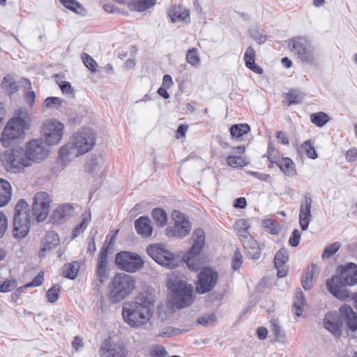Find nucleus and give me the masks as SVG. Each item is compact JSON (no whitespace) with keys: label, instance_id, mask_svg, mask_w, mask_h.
Here are the masks:
<instances>
[{"label":"nucleus","instance_id":"nucleus-3","mask_svg":"<svg viewBox=\"0 0 357 357\" xmlns=\"http://www.w3.org/2000/svg\"><path fill=\"white\" fill-rule=\"evenodd\" d=\"M95 142L94 132L89 128H82L73 135L70 142L61 147L59 158L66 161L84 154L93 149Z\"/></svg>","mask_w":357,"mask_h":357},{"label":"nucleus","instance_id":"nucleus-7","mask_svg":"<svg viewBox=\"0 0 357 357\" xmlns=\"http://www.w3.org/2000/svg\"><path fill=\"white\" fill-rule=\"evenodd\" d=\"M1 161L6 169L12 172H18L24 167L31 166V162L22 148L6 151L1 155Z\"/></svg>","mask_w":357,"mask_h":357},{"label":"nucleus","instance_id":"nucleus-61","mask_svg":"<svg viewBox=\"0 0 357 357\" xmlns=\"http://www.w3.org/2000/svg\"><path fill=\"white\" fill-rule=\"evenodd\" d=\"M8 228V220L6 216L2 213L0 212V238H1Z\"/></svg>","mask_w":357,"mask_h":357},{"label":"nucleus","instance_id":"nucleus-8","mask_svg":"<svg viewBox=\"0 0 357 357\" xmlns=\"http://www.w3.org/2000/svg\"><path fill=\"white\" fill-rule=\"evenodd\" d=\"M135 288L134 278L126 273H118L112 281L111 296L114 302L120 301L130 295Z\"/></svg>","mask_w":357,"mask_h":357},{"label":"nucleus","instance_id":"nucleus-56","mask_svg":"<svg viewBox=\"0 0 357 357\" xmlns=\"http://www.w3.org/2000/svg\"><path fill=\"white\" fill-rule=\"evenodd\" d=\"M250 36L259 44L264 43L267 37L258 29H252L250 31Z\"/></svg>","mask_w":357,"mask_h":357},{"label":"nucleus","instance_id":"nucleus-29","mask_svg":"<svg viewBox=\"0 0 357 357\" xmlns=\"http://www.w3.org/2000/svg\"><path fill=\"white\" fill-rule=\"evenodd\" d=\"M12 197V188L8 181L0 178V207L8 204Z\"/></svg>","mask_w":357,"mask_h":357},{"label":"nucleus","instance_id":"nucleus-39","mask_svg":"<svg viewBox=\"0 0 357 357\" xmlns=\"http://www.w3.org/2000/svg\"><path fill=\"white\" fill-rule=\"evenodd\" d=\"M28 204L24 199H20L15 207L13 218H29L27 213Z\"/></svg>","mask_w":357,"mask_h":357},{"label":"nucleus","instance_id":"nucleus-23","mask_svg":"<svg viewBox=\"0 0 357 357\" xmlns=\"http://www.w3.org/2000/svg\"><path fill=\"white\" fill-rule=\"evenodd\" d=\"M109 251V246L104 245L100 252L99 257L98 259L96 275L98 279L101 283H103L104 278L107 275V268L108 264L107 254Z\"/></svg>","mask_w":357,"mask_h":357},{"label":"nucleus","instance_id":"nucleus-28","mask_svg":"<svg viewBox=\"0 0 357 357\" xmlns=\"http://www.w3.org/2000/svg\"><path fill=\"white\" fill-rule=\"evenodd\" d=\"M255 57L256 52L255 50L250 46L248 47L245 50L243 57L245 66L252 71L261 75L263 73V69L261 67L256 65Z\"/></svg>","mask_w":357,"mask_h":357},{"label":"nucleus","instance_id":"nucleus-19","mask_svg":"<svg viewBox=\"0 0 357 357\" xmlns=\"http://www.w3.org/2000/svg\"><path fill=\"white\" fill-rule=\"evenodd\" d=\"M323 324L324 328L335 337H339L342 335L343 330L342 317H340L337 312H330L326 314Z\"/></svg>","mask_w":357,"mask_h":357},{"label":"nucleus","instance_id":"nucleus-60","mask_svg":"<svg viewBox=\"0 0 357 357\" xmlns=\"http://www.w3.org/2000/svg\"><path fill=\"white\" fill-rule=\"evenodd\" d=\"M301 239V234L298 229H295L292 231L291 236L289 239V244L293 247H296L298 245Z\"/></svg>","mask_w":357,"mask_h":357},{"label":"nucleus","instance_id":"nucleus-34","mask_svg":"<svg viewBox=\"0 0 357 357\" xmlns=\"http://www.w3.org/2000/svg\"><path fill=\"white\" fill-rule=\"evenodd\" d=\"M79 268L80 266L77 261L66 264L63 267L62 275L65 278L74 280L77 275Z\"/></svg>","mask_w":357,"mask_h":357},{"label":"nucleus","instance_id":"nucleus-38","mask_svg":"<svg viewBox=\"0 0 357 357\" xmlns=\"http://www.w3.org/2000/svg\"><path fill=\"white\" fill-rule=\"evenodd\" d=\"M151 215L158 227H162L167 224V215L163 209L160 208H154L152 211Z\"/></svg>","mask_w":357,"mask_h":357},{"label":"nucleus","instance_id":"nucleus-6","mask_svg":"<svg viewBox=\"0 0 357 357\" xmlns=\"http://www.w3.org/2000/svg\"><path fill=\"white\" fill-rule=\"evenodd\" d=\"M28 129L29 125L24 119L13 118L8 122L1 133L0 141L2 146L9 147L13 140L23 138L25 130Z\"/></svg>","mask_w":357,"mask_h":357},{"label":"nucleus","instance_id":"nucleus-57","mask_svg":"<svg viewBox=\"0 0 357 357\" xmlns=\"http://www.w3.org/2000/svg\"><path fill=\"white\" fill-rule=\"evenodd\" d=\"M287 100L289 105L298 103L301 100V95L298 91L292 89L287 94Z\"/></svg>","mask_w":357,"mask_h":357},{"label":"nucleus","instance_id":"nucleus-37","mask_svg":"<svg viewBox=\"0 0 357 357\" xmlns=\"http://www.w3.org/2000/svg\"><path fill=\"white\" fill-rule=\"evenodd\" d=\"M249 227L248 222L243 219L239 220L236 223V230L237 231V234L241 242L247 239V236H252L248 232Z\"/></svg>","mask_w":357,"mask_h":357},{"label":"nucleus","instance_id":"nucleus-41","mask_svg":"<svg viewBox=\"0 0 357 357\" xmlns=\"http://www.w3.org/2000/svg\"><path fill=\"white\" fill-rule=\"evenodd\" d=\"M312 123L318 127L324 126L329 120L328 116L322 112L313 113L310 115Z\"/></svg>","mask_w":357,"mask_h":357},{"label":"nucleus","instance_id":"nucleus-43","mask_svg":"<svg viewBox=\"0 0 357 357\" xmlns=\"http://www.w3.org/2000/svg\"><path fill=\"white\" fill-rule=\"evenodd\" d=\"M271 330L275 337V339L278 342H284L285 339V334L284 331L281 328L277 319H273L271 321Z\"/></svg>","mask_w":357,"mask_h":357},{"label":"nucleus","instance_id":"nucleus-55","mask_svg":"<svg viewBox=\"0 0 357 357\" xmlns=\"http://www.w3.org/2000/svg\"><path fill=\"white\" fill-rule=\"evenodd\" d=\"M150 353L153 357H166L167 354L165 347L161 345L153 346L151 349Z\"/></svg>","mask_w":357,"mask_h":357},{"label":"nucleus","instance_id":"nucleus-44","mask_svg":"<svg viewBox=\"0 0 357 357\" xmlns=\"http://www.w3.org/2000/svg\"><path fill=\"white\" fill-rule=\"evenodd\" d=\"M227 163L229 166L237 168L247 165L245 159L241 156L229 155L227 158Z\"/></svg>","mask_w":357,"mask_h":357},{"label":"nucleus","instance_id":"nucleus-15","mask_svg":"<svg viewBox=\"0 0 357 357\" xmlns=\"http://www.w3.org/2000/svg\"><path fill=\"white\" fill-rule=\"evenodd\" d=\"M51 199L48 193L39 192L33 197L32 215L38 222L44 221L50 211Z\"/></svg>","mask_w":357,"mask_h":357},{"label":"nucleus","instance_id":"nucleus-16","mask_svg":"<svg viewBox=\"0 0 357 357\" xmlns=\"http://www.w3.org/2000/svg\"><path fill=\"white\" fill-rule=\"evenodd\" d=\"M99 353L101 357H126L128 351L123 343L109 337L102 342Z\"/></svg>","mask_w":357,"mask_h":357},{"label":"nucleus","instance_id":"nucleus-27","mask_svg":"<svg viewBox=\"0 0 357 357\" xmlns=\"http://www.w3.org/2000/svg\"><path fill=\"white\" fill-rule=\"evenodd\" d=\"M247 255L253 259H259L261 255V250L258 243L252 236H248L247 239L241 242Z\"/></svg>","mask_w":357,"mask_h":357},{"label":"nucleus","instance_id":"nucleus-31","mask_svg":"<svg viewBox=\"0 0 357 357\" xmlns=\"http://www.w3.org/2000/svg\"><path fill=\"white\" fill-rule=\"evenodd\" d=\"M276 165L286 176H292L296 174L294 163L289 158H282Z\"/></svg>","mask_w":357,"mask_h":357},{"label":"nucleus","instance_id":"nucleus-18","mask_svg":"<svg viewBox=\"0 0 357 357\" xmlns=\"http://www.w3.org/2000/svg\"><path fill=\"white\" fill-rule=\"evenodd\" d=\"M342 323L345 324V330L349 337H357V313L347 305L340 308Z\"/></svg>","mask_w":357,"mask_h":357},{"label":"nucleus","instance_id":"nucleus-10","mask_svg":"<svg viewBox=\"0 0 357 357\" xmlns=\"http://www.w3.org/2000/svg\"><path fill=\"white\" fill-rule=\"evenodd\" d=\"M146 251L155 262L162 266L174 268L178 266V259L164 245H149Z\"/></svg>","mask_w":357,"mask_h":357},{"label":"nucleus","instance_id":"nucleus-5","mask_svg":"<svg viewBox=\"0 0 357 357\" xmlns=\"http://www.w3.org/2000/svg\"><path fill=\"white\" fill-rule=\"evenodd\" d=\"M168 288L172 293V305L177 308H183L193 302V287L185 281L177 278H172L168 282Z\"/></svg>","mask_w":357,"mask_h":357},{"label":"nucleus","instance_id":"nucleus-25","mask_svg":"<svg viewBox=\"0 0 357 357\" xmlns=\"http://www.w3.org/2000/svg\"><path fill=\"white\" fill-rule=\"evenodd\" d=\"M135 227L137 234L142 237H149L153 233L151 221L147 216H141L135 221Z\"/></svg>","mask_w":357,"mask_h":357},{"label":"nucleus","instance_id":"nucleus-48","mask_svg":"<svg viewBox=\"0 0 357 357\" xmlns=\"http://www.w3.org/2000/svg\"><path fill=\"white\" fill-rule=\"evenodd\" d=\"M82 59L85 66L91 72H96L98 64L96 61L88 54L82 53Z\"/></svg>","mask_w":357,"mask_h":357},{"label":"nucleus","instance_id":"nucleus-50","mask_svg":"<svg viewBox=\"0 0 357 357\" xmlns=\"http://www.w3.org/2000/svg\"><path fill=\"white\" fill-rule=\"evenodd\" d=\"M243 263V256L238 249H236L231 258V268L236 271L241 266Z\"/></svg>","mask_w":357,"mask_h":357},{"label":"nucleus","instance_id":"nucleus-33","mask_svg":"<svg viewBox=\"0 0 357 357\" xmlns=\"http://www.w3.org/2000/svg\"><path fill=\"white\" fill-rule=\"evenodd\" d=\"M61 3L70 10L84 16L86 15V9L76 0H59Z\"/></svg>","mask_w":357,"mask_h":357},{"label":"nucleus","instance_id":"nucleus-14","mask_svg":"<svg viewBox=\"0 0 357 357\" xmlns=\"http://www.w3.org/2000/svg\"><path fill=\"white\" fill-rule=\"evenodd\" d=\"M41 139H32L26 144L24 153L31 164L45 160L49 155V149Z\"/></svg>","mask_w":357,"mask_h":357},{"label":"nucleus","instance_id":"nucleus-11","mask_svg":"<svg viewBox=\"0 0 357 357\" xmlns=\"http://www.w3.org/2000/svg\"><path fill=\"white\" fill-rule=\"evenodd\" d=\"M115 263L120 269L128 273H135L144 266V261L137 253L122 251L116 254Z\"/></svg>","mask_w":357,"mask_h":357},{"label":"nucleus","instance_id":"nucleus-58","mask_svg":"<svg viewBox=\"0 0 357 357\" xmlns=\"http://www.w3.org/2000/svg\"><path fill=\"white\" fill-rule=\"evenodd\" d=\"M17 286L15 280H6L3 284H0L1 292H8L13 290Z\"/></svg>","mask_w":357,"mask_h":357},{"label":"nucleus","instance_id":"nucleus-40","mask_svg":"<svg viewBox=\"0 0 357 357\" xmlns=\"http://www.w3.org/2000/svg\"><path fill=\"white\" fill-rule=\"evenodd\" d=\"M1 86L10 94L14 93L18 90L17 83L13 80V77L10 75H7L3 77L1 82Z\"/></svg>","mask_w":357,"mask_h":357},{"label":"nucleus","instance_id":"nucleus-32","mask_svg":"<svg viewBox=\"0 0 357 357\" xmlns=\"http://www.w3.org/2000/svg\"><path fill=\"white\" fill-rule=\"evenodd\" d=\"M317 268L314 264H312L311 266L306 269L305 275L301 280V284L305 290H309L312 287L314 274Z\"/></svg>","mask_w":357,"mask_h":357},{"label":"nucleus","instance_id":"nucleus-17","mask_svg":"<svg viewBox=\"0 0 357 357\" xmlns=\"http://www.w3.org/2000/svg\"><path fill=\"white\" fill-rule=\"evenodd\" d=\"M218 273L210 268H204L198 275L197 291L199 294L210 291L216 284Z\"/></svg>","mask_w":357,"mask_h":357},{"label":"nucleus","instance_id":"nucleus-45","mask_svg":"<svg viewBox=\"0 0 357 357\" xmlns=\"http://www.w3.org/2000/svg\"><path fill=\"white\" fill-rule=\"evenodd\" d=\"M90 220H91V215L89 213L88 215H86V217H84L83 218L82 222L79 225H77L74 228V229L72 232V238H75L81 233H82L87 227Z\"/></svg>","mask_w":357,"mask_h":357},{"label":"nucleus","instance_id":"nucleus-9","mask_svg":"<svg viewBox=\"0 0 357 357\" xmlns=\"http://www.w3.org/2000/svg\"><path fill=\"white\" fill-rule=\"evenodd\" d=\"M191 238L192 245L189 251L184 255L183 259L190 269L197 271L200 266L197 258L205 243L204 231L202 229H196L193 232Z\"/></svg>","mask_w":357,"mask_h":357},{"label":"nucleus","instance_id":"nucleus-42","mask_svg":"<svg viewBox=\"0 0 357 357\" xmlns=\"http://www.w3.org/2000/svg\"><path fill=\"white\" fill-rule=\"evenodd\" d=\"M186 61L194 67L197 68L200 66L201 59L196 48H192L188 51L186 54Z\"/></svg>","mask_w":357,"mask_h":357},{"label":"nucleus","instance_id":"nucleus-2","mask_svg":"<svg viewBox=\"0 0 357 357\" xmlns=\"http://www.w3.org/2000/svg\"><path fill=\"white\" fill-rule=\"evenodd\" d=\"M339 275H333L326 281L327 289L329 292L337 298L346 301L349 297L347 286H351L357 283V265L349 263L338 268Z\"/></svg>","mask_w":357,"mask_h":357},{"label":"nucleus","instance_id":"nucleus-4","mask_svg":"<svg viewBox=\"0 0 357 357\" xmlns=\"http://www.w3.org/2000/svg\"><path fill=\"white\" fill-rule=\"evenodd\" d=\"M288 46L291 52L301 61L314 64L319 53L312 42L305 36H296L290 39Z\"/></svg>","mask_w":357,"mask_h":357},{"label":"nucleus","instance_id":"nucleus-36","mask_svg":"<svg viewBox=\"0 0 357 357\" xmlns=\"http://www.w3.org/2000/svg\"><path fill=\"white\" fill-rule=\"evenodd\" d=\"M250 130V127L247 123L236 124L230 128V134L232 138L238 139Z\"/></svg>","mask_w":357,"mask_h":357},{"label":"nucleus","instance_id":"nucleus-24","mask_svg":"<svg viewBox=\"0 0 357 357\" xmlns=\"http://www.w3.org/2000/svg\"><path fill=\"white\" fill-rule=\"evenodd\" d=\"M73 212V207L70 204H63L53 211L51 218L54 223L62 224Z\"/></svg>","mask_w":357,"mask_h":357},{"label":"nucleus","instance_id":"nucleus-26","mask_svg":"<svg viewBox=\"0 0 357 357\" xmlns=\"http://www.w3.org/2000/svg\"><path fill=\"white\" fill-rule=\"evenodd\" d=\"M168 15L173 23L183 22L188 24L190 21L189 10L181 6L172 7L168 11Z\"/></svg>","mask_w":357,"mask_h":357},{"label":"nucleus","instance_id":"nucleus-47","mask_svg":"<svg viewBox=\"0 0 357 357\" xmlns=\"http://www.w3.org/2000/svg\"><path fill=\"white\" fill-rule=\"evenodd\" d=\"M288 261L287 252L284 249L278 250L275 256V267H281L285 264Z\"/></svg>","mask_w":357,"mask_h":357},{"label":"nucleus","instance_id":"nucleus-52","mask_svg":"<svg viewBox=\"0 0 357 357\" xmlns=\"http://www.w3.org/2000/svg\"><path fill=\"white\" fill-rule=\"evenodd\" d=\"M59 292L60 287L56 285H54L49 289L46 293V296L48 301L50 303L56 302L59 298Z\"/></svg>","mask_w":357,"mask_h":357},{"label":"nucleus","instance_id":"nucleus-49","mask_svg":"<svg viewBox=\"0 0 357 357\" xmlns=\"http://www.w3.org/2000/svg\"><path fill=\"white\" fill-rule=\"evenodd\" d=\"M341 244L339 242H335L327 246L323 254L322 257L324 258H330L333 255H335L338 250L340 249Z\"/></svg>","mask_w":357,"mask_h":357},{"label":"nucleus","instance_id":"nucleus-13","mask_svg":"<svg viewBox=\"0 0 357 357\" xmlns=\"http://www.w3.org/2000/svg\"><path fill=\"white\" fill-rule=\"evenodd\" d=\"M172 219L174 222L173 227H168L166 230V235L169 237H176L182 238L190 233L191 230V223L185 218V215L178 211H174L172 213Z\"/></svg>","mask_w":357,"mask_h":357},{"label":"nucleus","instance_id":"nucleus-21","mask_svg":"<svg viewBox=\"0 0 357 357\" xmlns=\"http://www.w3.org/2000/svg\"><path fill=\"white\" fill-rule=\"evenodd\" d=\"M31 218H13V235L15 238H24L29 233Z\"/></svg>","mask_w":357,"mask_h":357},{"label":"nucleus","instance_id":"nucleus-22","mask_svg":"<svg viewBox=\"0 0 357 357\" xmlns=\"http://www.w3.org/2000/svg\"><path fill=\"white\" fill-rule=\"evenodd\" d=\"M60 243L59 235L53 231H48L42 240V245L40 249L39 257H45V252L54 249Z\"/></svg>","mask_w":357,"mask_h":357},{"label":"nucleus","instance_id":"nucleus-54","mask_svg":"<svg viewBox=\"0 0 357 357\" xmlns=\"http://www.w3.org/2000/svg\"><path fill=\"white\" fill-rule=\"evenodd\" d=\"M216 317L214 314H208L202 316L197 319V323L204 326H211L215 321Z\"/></svg>","mask_w":357,"mask_h":357},{"label":"nucleus","instance_id":"nucleus-12","mask_svg":"<svg viewBox=\"0 0 357 357\" xmlns=\"http://www.w3.org/2000/svg\"><path fill=\"white\" fill-rule=\"evenodd\" d=\"M63 124L56 119H47L43 122L41 134L49 146L59 144L63 134Z\"/></svg>","mask_w":357,"mask_h":357},{"label":"nucleus","instance_id":"nucleus-64","mask_svg":"<svg viewBox=\"0 0 357 357\" xmlns=\"http://www.w3.org/2000/svg\"><path fill=\"white\" fill-rule=\"evenodd\" d=\"M59 87L63 93L69 95L73 94V89L72 88L69 82H61V83L59 84Z\"/></svg>","mask_w":357,"mask_h":357},{"label":"nucleus","instance_id":"nucleus-63","mask_svg":"<svg viewBox=\"0 0 357 357\" xmlns=\"http://www.w3.org/2000/svg\"><path fill=\"white\" fill-rule=\"evenodd\" d=\"M275 137L278 142L282 145H289V139L287 135L282 131H277L275 132Z\"/></svg>","mask_w":357,"mask_h":357},{"label":"nucleus","instance_id":"nucleus-46","mask_svg":"<svg viewBox=\"0 0 357 357\" xmlns=\"http://www.w3.org/2000/svg\"><path fill=\"white\" fill-rule=\"evenodd\" d=\"M301 149L302 151L305 153L308 158L312 159H315L317 158V152L314 150V148L312 146L310 140H307L304 142L302 144Z\"/></svg>","mask_w":357,"mask_h":357},{"label":"nucleus","instance_id":"nucleus-30","mask_svg":"<svg viewBox=\"0 0 357 357\" xmlns=\"http://www.w3.org/2000/svg\"><path fill=\"white\" fill-rule=\"evenodd\" d=\"M157 0H130L128 1V8L130 10L143 12L153 7Z\"/></svg>","mask_w":357,"mask_h":357},{"label":"nucleus","instance_id":"nucleus-62","mask_svg":"<svg viewBox=\"0 0 357 357\" xmlns=\"http://www.w3.org/2000/svg\"><path fill=\"white\" fill-rule=\"evenodd\" d=\"M44 280V273L43 272H40L38 275L33 279V280L28 283L26 287H38L42 284Z\"/></svg>","mask_w":357,"mask_h":357},{"label":"nucleus","instance_id":"nucleus-59","mask_svg":"<svg viewBox=\"0 0 357 357\" xmlns=\"http://www.w3.org/2000/svg\"><path fill=\"white\" fill-rule=\"evenodd\" d=\"M100 162L103 163V160L99 161L96 157L91 158L86 164V170L91 172L96 171Z\"/></svg>","mask_w":357,"mask_h":357},{"label":"nucleus","instance_id":"nucleus-53","mask_svg":"<svg viewBox=\"0 0 357 357\" xmlns=\"http://www.w3.org/2000/svg\"><path fill=\"white\" fill-rule=\"evenodd\" d=\"M262 225L266 231L271 234H277L279 232V228L275 225V222L271 219L264 220Z\"/></svg>","mask_w":357,"mask_h":357},{"label":"nucleus","instance_id":"nucleus-1","mask_svg":"<svg viewBox=\"0 0 357 357\" xmlns=\"http://www.w3.org/2000/svg\"><path fill=\"white\" fill-rule=\"evenodd\" d=\"M155 296L150 291L139 293L133 301L123 305L122 315L126 323L136 328L147 324L154 314Z\"/></svg>","mask_w":357,"mask_h":357},{"label":"nucleus","instance_id":"nucleus-35","mask_svg":"<svg viewBox=\"0 0 357 357\" xmlns=\"http://www.w3.org/2000/svg\"><path fill=\"white\" fill-rule=\"evenodd\" d=\"M305 300L303 292L301 289H298L295 294L294 301V307L295 309V313L298 317L301 316L303 313V308L305 305Z\"/></svg>","mask_w":357,"mask_h":357},{"label":"nucleus","instance_id":"nucleus-20","mask_svg":"<svg viewBox=\"0 0 357 357\" xmlns=\"http://www.w3.org/2000/svg\"><path fill=\"white\" fill-rule=\"evenodd\" d=\"M312 198L310 195H305L301 203L299 210V224L302 230H306L312 221Z\"/></svg>","mask_w":357,"mask_h":357},{"label":"nucleus","instance_id":"nucleus-51","mask_svg":"<svg viewBox=\"0 0 357 357\" xmlns=\"http://www.w3.org/2000/svg\"><path fill=\"white\" fill-rule=\"evenodd\" d=\"M62 102V100L58 97H48L44 101V106L50 109H59Z\"/></svg>","mask_w":357,"mask_h":357}]
</instances>
